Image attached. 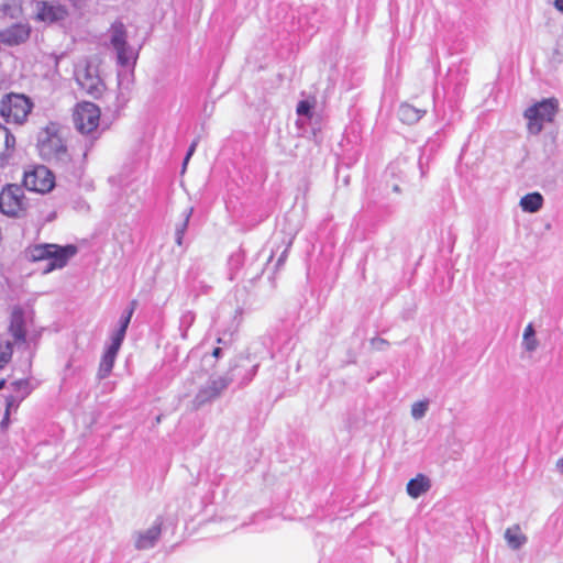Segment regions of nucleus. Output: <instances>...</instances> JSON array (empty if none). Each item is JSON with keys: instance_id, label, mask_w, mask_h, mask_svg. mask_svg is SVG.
<instances>
[{"instance_id": "nucleus-1", "label": "nucleus", "mask_w": 563, "mask_h": 563, "mask_svg": "<svg viewBox=\"0 0 563 563\" xmlns=\"http://www.w3.org/2000/svg\"><path fill=\"white\" fill-rule=\"evenodd\" d=\"M76 253L77 247L71 244L66 246H59L57 244H36L27 249L26 256L32 262L44 263L42 271L47 274L65 267Z\"/></svg>"}, {"instance_id": "nucleus-2", "label": "nucleus", "mask_w": 563, "mask_h": 563, "mask_svg": "<svg viewBox=\"0 0 563 563\" xmlns=\"http://www.w3.org/2000/svg\"><path fill=\"white\" fill-rule=\"evenodd\" d=\"M40 155L47 162L66 165L70 161L63 137V129L57 123H49L38 134Z\"/></svg>"}, {"instance_id": "nucleus-3", "label": "nucleus", "mask_w": 563, "mask_h": 563, "mask_svg": "<svg viewBox=\"0 0 563 563\" xmlns=\"http://www.w3.org/2000/svg\"><path fill=\"white\" fill-rule=\"evenodd\" d=\"M73 118L76 130L89 137V144H86L84 152V156H86L93 141L100 135L98 131L100 109L92 102H82L76 107Z\"/></svg>"}, {"instance_id": "nucleus-4", "label": "nucleus", "mask_w": 563, "mask_h": 563, "mask_svg": "<svg viewBox=\"0 0 563 563\" xmlns=\"http://www.w3.org/2000/svg\"><path fill=\"white\" fill-rule=\"evenodd\" d=\"M558 110L559 101L555 98L543 99L528 107L523 112L528 133L531 135L540 134L544 124L554 121Z\"/></svg>"}, {"instance_id": "nucleus-5", "label": "nucleus", "mask_w": 563, "mask_h": 563, "mask_svg": "<svg viewBox=\"0 0 563 563\" xmlns=\"http://www.w3.org/2000/svg\"><path fill=\"white\" fill-rule=\"evenodd\" d=\"M31 322V317L26 316L21 308L16 307L13 309L9 327V331L13 338V342H8L5 350L1 352L0 366L10 361L12 356L13 346L20 347L26 345V334L29 332V327Z\"/></svg>"}, {"instance_id": "nucleus-6", "label": "nucleus", "mask_w": 563, "mask_h": 563, "mask_svg": "<svg viewBox=\"0 0 563 563\" xmlns=\"http://www.w3.org/2000/svg\"><path fill=\"white\" fill-rule=\"evenodd\" d=\"M75 79L82 90L92 98H100L106 86L100 78L98 64L93 60H84L75 67Z\"/></svg>"}, {"instance_id": "nucleus-7", "label": "nucleus", "mask_w": 563, "mask_h": 563, "mask_svg": "<svg viewBox=\"0 0 563 563\" xmlns=\"http://www.w3.org/2000/svg\"><path fill=\"white\" fill-rule=\"evenodd\" d=\"M30 207L29 199L25 197L24 187L19 185H7L0 192L1 213L12 217H23Z\"/></svg>"}, {"instance_id": "nucleus-8", "label": "nucleus", "mask_w": 563, "mask_h": 563, "mask_svg": "<svg viewBox=\"0 0 563 563\" xmlns=\"http://www.w3.org/2000/svg\"><path fill=\"white\" fill-rule=\"evenodd\" d=\"M32 109L30 100L18 93H10L0 102V114L8 123L22 124Z\"/></svg>"}, {"instance_id": "nucleus-9", "label": "nucleus", "mask_w": 563, "mask_h": 563, "mask_svg": "<svg viewBox=\"0 0 563 563\" xmlns=\"http://www.w3.org/2000/svg\"><path fill=\"white\" fill-rule=\"evenodd\" d=\"M112 47L117 52L118 63L122 66H133L137 58V52L126 43V30L122 22H114L109 30Z\"/></svg>"}, {"instance_id": "nucleus-10", "label": "nucleus", "mask_w": 563, "mask_h": 563, "mask_svg": "<svg viewBox=\"0 0 563 563\" xmlns=\"http://www.w3.org/2000/svg\"><path fill=\"white\" fill-rule=\"evenodd\" d=\"M23 185L31 191L45 194L54 188L55 177L47 167L38 165L24 173Z\"/></svg>"}, {"instance_id": "nucleus-11", "label": "nucleus", "mask_w": 563, "mask_h": 563, "mask_svg": "<svg viewBox=\"0 0 563 563\" xmlns=\"http://www.w3.org/2000/svg\"><path fill=\"white\" fill-rule=\"evenodd\" d=\"M231 379L225 376H211L201 386L192 400V408L199 409L202 406L217 399L228 388Z\"/></svg>"}, {"instance_id": "nucleus-12", "label": "nucleus", "mask_w": 563, "mask_h": 563, "mask_svg": "<svg viewBox=\"0 0 563 563\" xmlns=\"http://www.w3.org/2000/svg\"><path fill=\"white\" fill-rule=\"evenodd\" d=\"M33 7L34 19L47 24L65 21L69 15L65 5L54 1L37 0L33 2Z\"/></svg>"}, {"instance_id": "nucleus-13", "label": "nucleus", "mask_w": 563, "mask_h": 563, "mask_svg": "<svg viewBox=\"0 0 563 563\" xmlns=\"http://www.w3.org/2000/svg\"><path fill=\"white\" fill-rule=\"evenodd\" d=\"M31 32L32 26L27 21H19L0 30V48L19 46L26 43Z\"/></svg>"}, {"instance_id": "nucleus-14", "label": "nucleus", "mask_w": 563, "mask_h": 563, "mask_svg": "<svg viewBox=\"0 0 563 563\" xmlns=\"http://www.w3.org/2000/svg\"><path fill=\"white\" fill-rule=\"evenodd\" d=\"M12 393L5 396V415L15 411L21 401L31 393L30 383L27 379H19L12 382L10 385Z\"/></svg>"}, {"instance_id": "nucleus-15", "label": "nucleus", "mask_w": 563, "mask_h": 563, "mask_svg": "<svg viewBox=\"0 0 563 563\" xmlns=\"http://www.w3.org/2000/svg\"><path fill=\"white\" fill-rule=\"evenodd\" d=\"M162 522L156 521L151 528L144 532H140L135 541V547L139 550H146L154 547L161 536Z\"/></svg>"}, {"instance_id": "nucleus-16", "label": "nucleus", "mask_w": 563, "mask_h": 563, "mask_svg": "<svg viewBox=\"0 0 563 563\" xmlns=\"http://www.w3.org/2000/svg\"><path fill=\"white\" fill-rule=\"evenodd\" d=\"M15 139L13 134L3 125L0 124V161L2 164L7 163L14 151Z\"/></svg>"}, {"instance_id": "nucleus-17", "label": "nucleus", "mask_w": 563, "mask_h": 563, "mask_svg": "<svg viewBox=\"0 0 563 563\" xmlns=\"http://www.w3.org/2000/svg\"><path fill=\"white\" fill-rule=\"evenodd\" d=\"M431 488V481L423 474H418L411 478L407 484V493L411 498H419L421 495L429 492Z\"/></svg>"}, {"instance_id": "nucleus-18", "label": "nucleus", "mask_w": 563, "mask_h": 563, "mask_svg": "<svg viewBox=\"0 0 563 563\" xmlns=\"http://www.w3.org/2000/svg\"><path fill=\"white\" fill-rule=\"evenodd\" d=\"M22 15V4L20 0H5L0 3V21L16 20Z\"/></svg>"}, {"instance_id": "nucleus-19", "label": "nucleus", "mask_w": 563, "mask_h": 563, "mask_svg": "<svg viewBox=\"0 0 563 563\" xmlns=\"http://www.w3.org/2000/svg\"><path fill=\"white\" fill-rule=\"evenodd\" d=\"M119 350L107 347L99 364L98 378L103 379L108 377L113 368Z\"/></svg>"}, {"instance_id": "nucleus-20", "label": "nucleus", "mask_w": 563, "mask_h": 563, "mask_svg": "<svg viewBox=\"0 0 563 563\" xmlns=\"http://www.w3.org/2000/svg\"><path fill=\"white\" fill-rule=\"evenodd\" d=\"M505 540L512 550H519L527 542V537L521 532L518 525L509 527L505 531Z\"/></svg>"}, {"instance_id": "nucleus-21", "label": "nucleus", "mask_w": 563, "mask_h": 563, "mask_svg": "<svg viewBox=\"0 0 563 563\" xmlns=\"http://www.w3.org/2000/svg\"><path fill=\"white\" fill-rule=\"evenodd\" d=\"M424 114V111L415 108L411 104L404 103L398 109L399 119L407 124H413L418 122Z\"/></svg>"}, {"instance_id": "nucleus-22", "label": "nucleus", "mask_w": 563, "mask_h": 563, "mask_svg": "<svg viewBox=\"0 0 563 563\" xmlns=\"http://www.w3.org/2000/svg\"><path fill=\"white\" fill-rule=\"evenodd\" d=\"M520 207L523 211L534 213L542 208L543 197L539 192H532L520 199Z\"/></svg>"}, {"instance_id": "nucleus-23", "label": "nucleus", "mask_w": 563, "mask_h": 563, "mask_svg": "<svg viewBox=\"0 0 563 563\" xmlns=\"http://www.w3.org/2000/svg\"><path fill=\"white\" fill-rule=\"evenodd\" d=\"M522 345L526 351L533 352L538 347V340L536 339V331L531 323H529L523 331Z\"/></svg>"}, {"instance_id": "nucleus-24", "label": "nucleus", "mask_w": 563, "mask_h": 563, "mask_svg": "<svg viewBox=\"0 0 563 563\" xmlns=\"http://www.w3.org/2000/svg\"><path fill=\"white\" fill-rule=\"evenodd\" d=\"M429 408V401L428 400H421L417 401L411 406V416L415 420L422 419Z\"/></svg>"}, {"instance_id": "nucleus-25", "label": "nucleus", "mask_w": 563, "mask_h": 563, "mask_svg": "<svg viewBox=\"0 0 563 563\" xmlns=\"http://www.w3.org/2000/svg\"><path fill=\"white\" fill-rule=\"evenodd\" d=\"M126 330L118 327L111 334L110 340L111 343L108 345L109 347H112L113 350H120L122 342L124 340Z\"/></svg>"}, {"instance_id": "nucleus-26", "label": "nucleus", "mask_w": 563, "mask_h": 563, "mask_svg": "<svg viewBox=\"0 0 563 563\" xmlns=\"http://www.w3.org/2000/svg\"><path fill=\"white\" fill-rule=\"evenodd\" d=\"M314 107V103L309 100H301L297 104L296 112L300 117H306L310 119L312 117V109Z\"/></svg>"}, {"instance_id": "nucleus-27", "label": "nucleus", "mask_w": 563, "mask_h": 563, "mask_svg": "<svg viewBox=\"0 0 563 563\" xmlns=\"http://www.w3.org/2000/svg\"><path fill=\"white\" fill-rule=\"evenodd\" d=\"M192 211L194 209L189 208L184 212V220L181 223L177 224L175 235H185Z\"/></svg>"}, {"instance_id": "nucleus-28", "label": "nucleus", "mask_w": 563, "mask_h": 563, "mask_svg": "<svg viewBox=\"0 0 563 563\" xmlns=\"http://www.w3.org/2000/svg\"><path fill=\"white\" fill-rule=\"evenodd\" d=\"M136 302L135 301H132L131 303V308L129 310H126L120 318L119 320V327L126 330L129 324H130V321H131V318H132V314H133V311H134V307H135Z\"/></svg>"}, {"instance_id": "nucleus-29", "label": "nucleus", "mask_w": 563, "mask_h": 563, "mask_svg": "<svg viewBox=\"0 0 563 563\" xmlns=\"http://www.w3.org/2000/svg\"><path fill=\"white\" fill-rule=\"evenodd\" d=\"M197 145H198V141H197V140H195V141L190 144V146H189V148H188V151H187V154H186V156H185V158H184V163H183V172L186 169V166H187V164H188V162H189L190 157H191V156H192V154L195 153Z\"/></svg>"}, {"instance_id": "nucleus-30", "label": "nucleus", "mask_w": 563, "mask_h": 563, "mask_svg": "<svg viewBox=\"0 0 563 563\" xmlns=\"http://www.w3.org/2000/svg\"><path fill=\"white\" fill-rule=\"evenodd\" d=\"M372 346L376 350H383L388 343L382 338H375L372 340Z\"/></svg>"}, {"instance_id": "nucleus-31", "label": "nucleus", "mask_w": 563, "mask_h": 563, "mask_svg": "<svg viewBox=\"0 0 563 563\" xmlns=\"http://www.w3.org/2000/svg\"><path fill=\"white\" fill-rule=\"evenodd\" d=\"M288 245H290V243H289ZM288 247H289V246H287V247L284 250V252L282 253V255L279 256V258H278V261H277V266L282 265V264L285 262V260H286V257H287Z\"/></svg>"}, {"instance_id": "nucleus-32", "label": "nucleus", "mask_w": 563, "mask_h": 563, "mask_svg": "<svg viewBox=\"0 0 563 563\" xmlns=\"http://www.w3.org/2000/svg\"><path fill=\"white\" fill-rule=\"evenodd\" d=\"M555 470L563 475V457L559 459L555 463Z\"/></svg>"}, {"instance_id": "nucleus-33", "label": "nucleus", "mask_w": 563, "mask_h": 563, "mask_svg": "<svg viewBox=\"0 0 563 563\" xmlns=\"http://www.w3.org/2000/svg\"><path fill=\"white\" fill-rule=\"evenodd\" d=\"M554 7L558 11L563 12V0H555Z\"/></svg>"}, {"instance_id": "nucleus-34", "label": "nucleus", "mask_w": 563, "mask_h": 563, "mask_svg": "<svg viewBox=\"0 0 563 563\" xmlns=\"http://www.w3.org/2000/svg\"><path fill=\"white\" fill-rule=\"evenodd\" d=\"M221 353L222 350L220 347H216L212 352V355L218 358L221 355Z\"/></svg>"}, {"instance_id": "nucleus-35", "label": "nucleus", "mask_w": 563, "mask_h": 563, "mask_svg": "<svg viewBox=\"0 0 563 563\" xmlns=\"http://www.w3.org/2000/svg\"><path fill=\"white\" fill-rule=\"evenodd\" d=\"M183 239H184V235H176V243L178 245H181L183 244Z\"/></svg>"}, {"instance_id": "nucleus-36", "label": "nucleus", "mask_w": 563, "mask_h": 563, "mask_svg": "<svg viewBox=\"0 0 563 563\" xmlns=\"http://www.w3.org/2000/svg\"><path fill=\"white\" fill-rule=\"evenodd\" d=\"M184 319H188L189 322H191L194 320V316L188 312L187 314L184 316Z\"/></svg>"}, {"instance_id": "nucleus-37", "label": "nucleus", "mask_w": 563, "mask_h": 563, "mask_svg": "<svg viewBox=\"0 0 563 563\" xmlns=\"http://www.w3.org/2000/svg\"><path fill=\"white\" fill-rule=\"evenodd\" d=\"M4 384H5V380L4 379H0V389L3 388Z\"/></svg>"}, {"instance_id": "nucleus-38", "label": "nucleus", "mask_w": 563, "mask_h": 563, "mask_svg": "<svg viewBox=\"0 0 563 563\" xmlns=\"http://www.w3.org/2000/svg\"><path fill=\"white\" fill-rule=\"evenodd\" d=\"M9 418V415H4V419H2V422H5V420Z\"/></svg>"}, {"instance_id": "nucleus-39", "label": "nucleus", "mask_w": 563, "mask_h": 563, "mask_svg": "<svg viewBox=\"0 0 563 563\" xmlns=\"http://www.w3.org/2000/svg\"><path fill=\"white\" fill-rule=\"evenodd\" d=\"M256 367H257V366H253V375H254V374H255V372H256Z\"/></svg>"}]
</instances>
